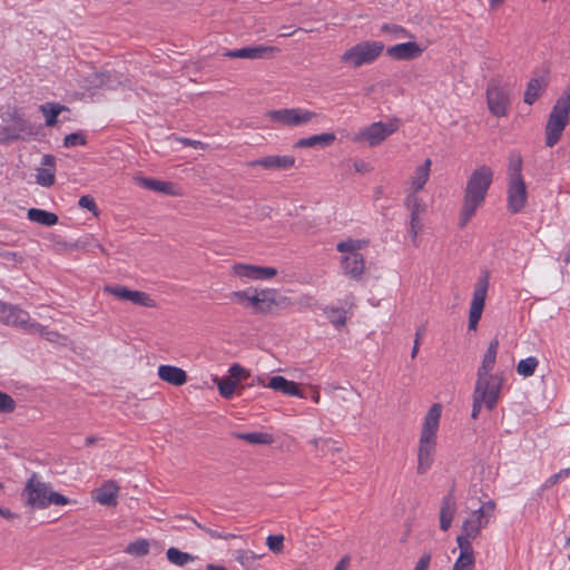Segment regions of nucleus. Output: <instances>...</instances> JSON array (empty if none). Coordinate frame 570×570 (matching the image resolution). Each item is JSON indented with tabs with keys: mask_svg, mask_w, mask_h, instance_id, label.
<instances>
[{
	"mask_svg": "<svg viewBox=\"0 0 570 570\" xmlns=\"http://www.w3.org/2000/svg\"><path fill=\"white\" fill-rule=\"evenodd\" d=\"M423 52V48L415 41H407L391 46L386 49V55L400 61L412 60L419 58Z\"/></svg>",
	"mask_w": 570,
	"mask_h": 570,
	"instance_id": "obj_16",
	"label": "nucleus"
},
{
	"mask_svg": "<svg viewBox=\"0 0 570 570\" xmlns=\"http://www.w3.org/2000/svg\"><path fill=\"white\" fill-rule=\"evenodd\" d=\"M489 288V276H482L475 284L473 297L469 311V330H475L482 316L487 293Z\"/></svg>",
	"mask_w": 570,
	"mask_h": 570,
	"instance_id": "obj_13",
	"label": "nucleus"
},
{
	"mask_svg": "<svg viewBox=\"0 0 570 570\" xmlns=\"http://www.w3.org/2000/svg\"><path fill=\"white\" fill-rule=\"evenodd\" d=\"M460 554L456 558L452 570H472L475 563L474 551L472 543H465L460 541L458 543Z\"/></svg>",
	"mask_w": 570,
	"mask_h": 570,
	"instance_id": "obj_27",
	"label": "nucleus"
},
{
	"mask_svg": "<svg viewBox=\"0 0 570 570\" xmlns=\"http://www.w3.org/2000/svg\"><path fill=\"white\" fill-rule=\"evenodd\" d=\"M367 245L363 239H346L336 245V249L342 254L341 267L345 275L354 279H360L365 269L364 257L360 253Z\"/></svg>",
	"mask_w": 570,
	"mask_h": 570,
	"instance_id": "obj_3",
	"label": "nucleus"
},
{
	"mask_svg": "<svg viewBox=\"0 0 570 570\" xmlns=\"http://www.w3.org/2000/svg\"><path fill=\"white\" fill-rule=\"evenodd\" d=\"M206 569L207 570H227V568H225L223 566H217V564H213V563L207 564Z\"/></svg>",
	"mask_w": 570,
	"mask_h": 570,
	"instance_id": "obj_64",
	"label": "nucleus"
},
{
	"mask_svg": "<svg viewBox=\"0 0 570 570\" xmlns=\"http://www.w3.org/2000/svg\"><path fill=\"white\" fill-rule=\"evenodd\" d=\"M335 135L333 132H323L318 135H313L307 138H302L297 140L294 145L295 148H306L314 147L316 145L321 146H330L334 142Z\"/></svg>",
	"mask_w": 570,
	"mask_h": 570,
	"instance_id": "obj_33",
	"label": "nucleus"
},
{
	"mask_svg": "<svg viewBox=\"0 0 570 570\" xmlns=\"http://www.w3.org/2000/svg\"><path fill=\"white\" fill-rule=\"evenodd\" d=\"M235 436L250 444H271L273 442V438L269 434L262 432L235 433Z\"/></svg>",
	"mask_w": 570,
	"mask_h": 570,
	"instance_id": "obj_40",
	"label": "nucleus"
},
{
	"mask_svg": "<svg viewBox=\"0 0 570 570\" xmlns=\"http://www.w3.org/2000/svg\"><path fill=\"white\" fill-rule=\"evenodd\" d=\"M157 373L160 380L175 386L184 385L187 382L186 372L174 365H160Z\"/></svg>",
	"mask_w": 570,
	"mask_h": 570,
	"instance_id": "obj_26",
	"label": "nucleus"
},
{
	"mask_svg": "<svg viewBox=\"0 0 570 570\" xmlns=\"http://www.w3.org/2000/svg\"><path fill=\"white\" fill-rule=\"evenodd\" d=\"M41 168H37L36 181L42 187H51L55 184L56 158L45 155L41 159Z\"/></svg>",
	"mask_w": 570,
	"mask_h": 570,
	"instance_id": "obj_22",
	"label": "nucleus"
},
{
	"mask_svg": "<svg viewBox=\"0 0 570 570\" xmlns=\"http://www.w3.org/2000/svg\"><path fill=\"white\" fill-rule=\"evenodd\" d=\"M508 209L515 214L520 213L527 205L528 193L524 179L508 180Z\"/></svg>",
	"mask_w": 570,
	"mask_h": 570,
	"instance_id": "obj_14",
	"label": "nucleus"
},
{
	"mask_svg": "<svg viewBox=\"0 0 570 570\" xmlns=\"http://www.w3.org/2000/svg\"><path fill=\"white\" fill-rule=\"evenodd\" d=\"M235 560L245 569V570H259V564L257 561L263 557L262 554H257L252 550L247 549H238L234 552Z\"/></svg>",
	"mask_w": 570,
	"mask_h": 570,
	"instance_id": "obj_30",
	"label": "nucleus"
},
{
	"mask_svg": "<svg viewBox=\"0 0 570 570\" xmlns=\"http://www.w3.org/2000/svg\"><path fill=\"white\" fill-rule=\"evenodd\" d=\"M85 144L86 138L81 132H72L63 138V146L67 148L75 146H83Z\"/></svg>",
	"mask_w": 570,
	"mask_h": 570,
	"instance_id": "obj_50",
	"label": "nucleus"
},
{
	"mask_svg": "<svg viewBox=\"0 0 570 570\" xmlns=\"http://www.w3.org/2000/svg\"><path fill=\"white\" fill-rule=\"evenodd\" d=\"M431 562V553H423L417 560L413 570H428Z\"/></svg>",
	"mask_w": 570,
	"mask_h": 570,
	"instance_id": "obj_55",
	"label": "nucleus"
},
{
	"mask_svg": "<svg viewBox=\"0 0 570 570\" xmlns=\"http://www.w3.org/2000/svg\"><path fill=\"white\" fill-rule=\"evenodd\" d=\"M23 495L27 504L36 509H45L50 504L66 505L70 503L67 497L51 491L50 485L42 482L35 474L28 480Z\"/></svg>",
	"mask_w": 570,
	"mask_h": 570,
	"instance_id": "obj_2",
	"label": "nucleus"
},
{
	"mask_svg": "<svg viewBox=\"0 0 570 570\" xmlns=\"http://www.w3.org/2000/svg\"><path fill=\"white\" fill-rule=\"evenodd\" d=\"M441 414L442 405L440 403H434L424 416L420 438L436 440Z\"/></svg>",
	"mask_w": 570,
	"mask_h": 570,
	"instance_id": "obj_18",
	"label": "nucleus"
},
{
	"mask_svg": "<svg viewBox=\"0 0 570 570\" xmlns=\"http://www.w3.org/2000/svg\"><path fill=\"white\" fill-rule=\"evenodd\" d=\"M0 515L6 519H13L17 514L12 513L9 509L0 507Z\"/></svg>",
	"mask_w": 570,
	"mask_h": 570,
	"instance_id": "obj_63",
	"label": "nucleus"
},
{
	"mask_svg": "<svg viewBox=\"0 0 570 570\" xmlns=\"http://www.w3.org/2000/svg\"><path fill=\"white\" fill-rule=\"evenodd\" d=\"M503 381L502 374H476L473 394L480 400H485L488 410H493L500 399Z\"/></svg>",
	"mask_w": 570,
	"mask_h": 570,
	"instance_id": "obj_9",
	"label": "nucleus"
},
{
	"mask_svg": "<svg viewBox=\"0 0 570 570\" xmlns=\"http://www.w3.org/2000/svg\"><path fill=\"white\" fill-rule=\"evenodd\" d=\"M232 297L245 306H252L256 313H268L274 305L286 301V297L277 301L274 289L237 291L232 294Z\"/></svg>",
	"mask_w": 570,
	"mask_h": 570,
	"instance_id": "obj_7",
	"label": "nucleus"
},
{
	"mask_svg": "<svg viewBox=\"0 0 570 570\" xmlns=\"http://www.w3.org/2000/svg\"><path fill=\"white\" fill-rule=\"evenodd\" d=\"M39 108L46 118V126L48 127L55 126L59 114L67 109L65 106L57 102H47L41 105Z\"/></svg>",
	"mask_w": 570,
	"mask_h": 570,
	"instance_id": "obj_36",
	"label": "nucleus"
},
{
	"mask_svg": "<svg viewBox=\"0 0 570 570\" xmlns=\"http://www.w3.org/2000/svg\"><path fill=\"white\" fill-rule=\"evenodd\" d=\"M381 31L387 35L390 40L413 38V36L405 28L397 24L384 23L381 26Z\"/></svg>",
	"mask_w": 570,
	"mask_h": 570,
	"instance_id": "obj_39",
	"label": "nucleus"
},
{
	"mask_svg": "<svg viewBox=\"0 0 570 570\" xmlns=\"http://www.w3.org/2000/svg\"><path fill=\"white\" fill-rule=\"evenodd\" d=\"M405 206L411 212V215L420 216L425 212V205L416 193H409L405 198Z\"/></svg>",
	"mask_w": 570,
	"mask_h": 570,
	"instance_id": "obj_43",
	"label": "nucleus"
},
{
	"mask_svg": "<svg viewBox=\"0 0 570 570\" xmlns=\"http://www.w3.org/2000/svg\"><path fill=\"white\" fill-rule=\"evenodd\" d=\"M570 110L554 104L546 126V145L553 147L569 122Z\"/></svg>",
	"mask_w": 570,
	"mask_h": 570,
	"instance_id": "obj_11",
	"label": "nucleus"
},
{
	"mask_svg": "<svg viewBox=\"0 0 570 570\" xmlns=\"http://www.w3.org/2000/svg\"><path fill=\"white\" fill-rule=\"evenodd\" d=\"M431 159H426L422 165L417 166L413 175L409 179L410 193H417L423 189L430 177Z\"/></svg>",
	"mask_w": 570,
	"mask_h": 570,
	"instance_id": "obj_28",
	"label": "nucleus"
},
{
	"mask_svg": "<svg viewBox=\"0 0 570 570\" xmlns=\"http://www.w3.org/2000/svg\"><path fill=\"white\" fill-rule=\"evenodd\" d=\"M546 87L547 81L544 78L538 77L530 79L524 92V102L532 105L542 95Z\"/></svg>",
	"mask_w": 570,
	"mask_h": 570,
	"instance_id": "obj_31",
	"label": "nucleus"
},
{
	"mask_svg": "<svg viewBox=\"0 0 570 570\" xmlns=\"http://www.w3.org/2000/svg\"><path fill=\"white\" fill-rule=\"evenodd\" d=\"M400 128V120L394 118L386 122L376 121L373 122L357 132L352 137V141L368 147H376L381 145L386 138L396 132Z\"/></svg>",
	"mask_w": 570,
	"mask_h": 570,
	"instance_id": "obj_5",
	"label": "nucleus"
},
{
	"mask_svg": "<svg viewBox=\"0 0 570 570\" xmlns=\"http://www.w3.org/2000/svg\"><path fill=\"white\" fill-rule=\"evenodd\" d=\"M125 552L134 557H144L149 552V542L146 539L136 540L127 546Z\"/></svg>",
	"mask_w": 570,
	"mask_h": 570,
	"instance_id": "obj_44",
	"label": "nucleus"
},
{
	"mask_svg": "<svg viewBox=\"0 0 570 570\" xmlns=\"http://www.w3.org/2000/svg\"><path fill=\"white\" fill-rule=\"evenodd\" d=\"M190 521L195 524V527L205 532L210 539L229 540L237 538L236 534L228 533L217 525L203 524L193 518L190 519Z\"/></svg>",
	"mask_w": 570,
	"mask_h": 570,
	"instance_id": "obj_35",
	"label": "nucleus"
},
{
	"mask_svg": "<svg viewBox=\"0 0 570 570\" xmlns=\"http://www.w3.org/2000/svg\"><path fill=\"white\" fill-rule=\"evenodd\" d=\"M458 505L456 500L452 492L448 493L441 503L440 509V529L442 531H448L454 520L456 514Z\"/></svg>",
	"mask_w": 570,
	"mask_h": 570,
	"instance_id": "obj_23",
	"label": "nucleus"
},
{
	"mask_svg": "<svg viewBox=\"0 0 570 570\" xmlns=\"http://www.w3.org/2000/svg\"><path fill=\"white\" fill-rule=\"evenodd\" d=\"M119 487L112 480H108L96 489L92 493V498L105 507H115L117 504V497Z\"/></svg>",
	"mask_w": 570,
	"mask_h": 570,
	"instance_id": "obj_21",
	"label": "nucleus"
},
{
	"mask_svg": "<svg viewBox=\"0 0 570 570\" xmlns=\"http://www.w3.org/2000/svg\"><path fill=\"white\" fill-rule=\"evenodd\" d=\"M485 406V400H480L479 397H476L475 394H473V407H472V413H471V416L473 419H476L480 411H481V407L482 406Z\"/></svg>",
	"mask_w": 570,
	"mask_h": 570,
	"instance_id": "obj_58",
	"label": "nucleus"
},
{
	"mask_svg": "<svg viewBox=\"0 0 570 570\" xmlns=\"http://www.w3.org/2000/svg\"><path fill=\"white\" fill-rule=\"evenodd\" d=\"M166 556L170 563L178 566V567H184L187 563L193 562L196 559L195 556L187 553V552H183L179 549L174 548V547L167 549Z\"/></svg>",
	"mask_w": 570,
	"mask_h": 570,
	"instance_id": "obj_37",
	"label": "nucleus"
},
{
	"mask_svg": "<svg viewBox=\"0 0 570 570\" xmlns=\"http://www.w3.org/2000/svg\"><path fill=\"white\" fill-rule=\"evenodd\" d=\"M219 394L225 399H230L236 389V382L232 379H216Z\"/></svg>",
	"mask_w": 570,
	"mask_h": 570,
	"instance_id": "obj_46",
	"label": "nucleus"
},
{
	"mask_svg": "<svg viewBox=\"0 0 570 570\" xmlns=\"http://www.w3.org/2000/svg\"><path fill=\"white\" fill-rule=\"evenodd\" d=\"M229 375H230L229 379H232L234 381H240V380L245 379L248 374H247L246 370L244 367H242L240 365L233 364L229 367Z\"/></svg>",
	"mask_w": 570,
	"mask_h": 570,
	"instance_id": "obj_54",
	"label": "nucleus"
},
{
	"mask_svg": "<svg viewBox=\"0 0 570 570\" xmlns=\"http://www.w3.org/2000/svg\"><path fill=\"white\" fill-rule=\"evenodd\" d=\"M275 51L276 49L274 47L254 46L227 51L225 56L240 59H262L265 58L267 53H273Z\"/></svg>",
	"mask_w": 570,
	"mask_h": 570,
	"instance_id": "obj_25",
	"label": "nucleus"
},
{
	"mask_svg": "<svg viewBox=\"0 0 570 570\" xmlns=\"http://www.w3.org/2000/svg\"><path fill=\"white\" fill-rule=\"evenodd\" d=\"M265 386L287 396L305 397L298 383L289 381L281 375L272 376Z\"/></svg>",
	"mask_w": 570,
	"mask_h": 570,
	"instance_id": "obj_20",
	"label": "nucleus"
},
{
	"mask_svg": "<svg viewBox=\"0 0 570 570\" xmlns=\"http://www.w3.org/2000/svg\"><path fill=\"white\" fill-rule=\"evenodd\" d=\"M436 440L420 438L417 449V473L424 474L433 463Z\"/></svg>",
	"mask_w": 570,
	"mask_h": 570,
	"instance_id": "obj_17",
	"label": "nucleus"
},
{
	"mask_svg": "<svg viewBox=\"0 0 570 570\" xmlns=\"http://www.w3.org/2000/svg\"><path fill=\"white\" fill-rule=\"evenodd\" d=\"M78 204H79V206H80L81 208H86V209H88V210H90V212H92V213H95V214H96L97 206H96L95 200H94L91 197H89V196H82V197H80V199H79V203H78Z\"/></svg>",
	"mask_w": 570,
	"mask_h": 570,
	"instance_id": "obj_56",
	"label": "nucleus"
},
{
	"mask_svg": "<svg viewBox=\"0 0 570 570\" xmlns=\"http://www.w3.org/2000/svg\"><path fill=\"white\" fill-rule=\"evenodd\" d=\"M487 104L489 111L495 117H505L510 109V91L499 81H492L487 87Z\"/></svg>",
	"mask_w": 570,
	"mask_h": 570,
	"instance_id": "obj_10",
	"label": "nucleus"
},
{
	"mask_svg": "<svg viewBox=\"0 0 570 570\" xmlns=\"http://www.w3.org/2000/svg\"><path fill=\"white\" fill-rule=\"evenodd\" d=\"M232 272L235 276L249 281L271 279L277 275V269L274 267H264L242 263L234 264Z\"/></svg>",
	"mask_w": 570,
	"mask_h": 570,
	"instance_id": "obj_15",
	"label": "nucleus"
},
{
	"mask_svg": "<svg viewBox=\"0 0 570 570\" xmlns=\"http://www.w3.org/2000/svg\"><path fill=\"white\" fill-rule=\"evenodd\" d=\"M421 232V222L420 216L411 215L410 220V234L412 236V242L414 246L419 245L417 236Z\"/></svg>",
	"mask_w": 570,
	"mask_h": 570,
	"instance_id": "obj_52",
	"label": "nucleus"
},
{
	"mask_svg": "<svg viewBox=\"0 0 570 570\" xmlns=\"http://www.w3.org/2000/svg\"><path fill=\"white\" fill-rule=\"evenodd\" d=\"M265 116L271 122L282 127H303L318 117L315 111L302 107L268 110Z\"/></svg>",
	"mask_w": 570,
	"mask_h": 570,
	"instance_id": "obj_6",
	"label": "nucleus"
},
{
	"mask_svg": "<svg viewBox=\"0 0 570 570\" xmlns=\"http://www.w3.org/2000/svg\"><path fill=\"white\" fill-rule=\"evenodd\" d=\"M132 289L121 285H107L104 287V292L114 295L120 301H129V296Z\"/></svg>",
	"mask_w": 570,
	"mask_h": 570,
	"instance_id": "obj_47",
	"label": "nucleus"
},
{
	"mask_svg": "<svg viewBox=\"0 0 570 570\" xmlns=\"http://www.w3.org/2000/svg\"><path fill=\"white\" fill-rule=\"evenodd\" d=\"M384 50V43L381 41H362L347 49L341 57V60L358 68L363 65L373 62Z\"/></svg>",
	"mask_w": 570,
	"mask_h": 570,
	"instance_id": "obj_8",
	"label": "nucleus"
},
{
	"mask_svg": "<svg viewBox=\"0 0 570 570\" xmlns=\"http://www.w3.org/2000/svg\"><path fill=\"white\" fill-rule=\"evenodd\" d=\"M326 313L330 322L335 327H341L346 323L347 316L343 308H331Z\"/></svg>",
	"mask_w": 570,
	"mask_h": 570,
	"instance_id": "obj_48",
	"label": "nucleus"
},
{
	"mask_svg": "<svg viewBox=\"0 0 570 570\" xmlns=\"http://www.w3.org/2000/svg\"><path fill=\"white\" fill-rule=\"evenodd\" d=\"M539 361L534 356L521 360L517 365V373L523 377L532 376L538 367Z\"/></svg>",
	"mask_w": 570,
	"mask_h": 570,
	"instance_id": "obj_41",
	"label": "nucleus"
},
{
	"mask_svg": "<svg viewBox=\"0 0 570 570\" xmlns=\"http://www.w3.org/2000/svg\"><path fill=\"white\" fill-rule=\"evenodd\" d=\"M493 180V170L487 165L474 169L470 175L464 189L463 204L460 212V226L464 227L475 215L487 197Z\"/></svg>",
	"mask_w": 570,
	"mask_h": 570,
	"instance_id": "obj_1",
	"label": "nucleus"
},
{
	"mask_svg": "<svg viewBox=\"0 0 570 570\" xmlns=\"http://www.w3.org/2000/svg\"><path fill=\"white\" fill-rule=\"evenodd\" d=\"M314 448L326 454L328 452H335V451H340V446L337 444L336 441L330 439V438H316V439H313L312 442H311Z\"/></svg>",
	"mask_w": 570,
	"mask_h": 570,
	"instance_id": "obj_42",
	"label": "nucleus"
},
{
	"mask_svg": "<svg viewBox=\"0 0 570 570\" xmlns=\"http://www.w3.org/2000/svg\"><path fill=\"white\" fill-rule=\"evenodd\" d=\"M16 409L14 400L7 393L0 391V412L11 413Z\"/></svg>",
	"mask_w": 570,
	"mask_h": 570,
	"instance_id": "obj_51",
	"label": "nucleus"
},
{
	"mask_svg": "<svg viewBox=\"0 0 570 570\" xmlns=\"http://www.w3.org/2000/svg\"><path fill=\"white\" fill-rule=\"evenodd\" d=\"M509 179H523L522 157L518 151H511L509 155L508 180Z\"/></svg>",
	"mask_w": 570,
	"mask_h": 570,
	"instance_id": "obj_38",
	"label": "nucleus"
},
{
	"mask_svg": "<svg viewBox=\"0 0 570 570\" xmlns=\"http://www.w3.org/2000/svg\"><path fill=\"white\" fill-rule=\"evenodd\" d=\"M558 481H559L558 476L556 474H553L546 480V482L542 485V489H549V488L553 487Z\"/></svg>",
	"mask_w": 570,
	"mask_h": 570,
	"instance_id": "obj_61",
	"label": "nucleus"
},
{
	"mask_svg": "<svg viewBox=\"0 0 570 570\" xmlns=\"http://www.w3.org/2000/svg\"><path fill=\"white\" fill-rule=\"evenodd\" d=\"M266 546L274 553H281L284 549V535L271 534L266 538Z\"/></svg>",
	"mask_w": 570,
	"mask_h": 570,
	"instance_id": "obj_49",
	"label": "nucleus"
},
{
	"mask_svg": "<svg viewBox=\"0 0 570 570\" xmlns=\"http://www.w3.org/2000/svg\"><path fill=\"white\" fill-rule=\"evenodd\" d=\"M557 105L570 110V85L563 91L561 97L556 101Z\"/></svg>",
	"mask_w": 570,
	"mask_h": 570,
	"instance_id": "obj_57",
	"label": "nucleus"
},
{
	"mask_svg": "<svg viewBox=\"0 0 570 570\" xmlns=\"http://www.w3.org/2000/svg\"><path fill=\"white\" fill-rule=\"evenodd\" d=\"M494 511L495 502L493 500H488L479 509L471 511L462 523V533L458 535L456 543L460 541L471 543L491 522Z\"/></svg>",
	"mask_w": 570,
	"mask_h": 570,
	"instance_id": "obj_4",
	"label": "nucleus"
},
{
	"mask_svg": "<svg viewBox=\"0 0 570 570\" xmlns=\"http://www.w3.org/2000/svg\"><path fill=\"white\" fill-rule=\"evenodd\" d=\"M499 350V341L497 338L492 340L489 343V346L483 354L481 364L478 368L476 374H490L492 373L495 363H497V355Z\"/></svg>",
	"mask_w": 570,
	"mask_h": 570,
	"instance_id": "obj_29",
	"label": "nucleus"
},
{
	"mask_svg": "<svg viewBox=\"0 0 570 570\" xmlns=\"http://www.w3.org/2000/svg\"><path fill=\"white\" fill-rule=\"evenodd\" d=\"M128 302L139 306L156 307V302L147 293L140 291L132 289Z\"/></svg>",
	"mask_w": 570,
	"mask_h": 570,
	"instance_id": "obj_45",
	"label": "nucleus"
},
{
	"mask_svg": "<svg viewBox=\"0 0 570 570\" xmlns=\"http://www.w3.org/2000/svg\"><path fill=\"white\" fill-rule=\"evenodd\" d=\"M18 134H9L8 130L0 131V142L17 138Z\"/></svg>",
	"mask_w": 570,
	"mask_h": 570,
	"instance_id": "obj_62",
	"label": "nucleus"
},
{
	"mask_svg": "<svg viewBox=\"0 0 570 570\" xmlns=\"http://www.w3.org/2000/svg\"><path fill=\"white\" fill-rule=\"evenodd\" d=\"M88 88L106 87L108 89H116L121 85L119 76L111 71H95L87 78Z\"/></svg>",
	"mask_w": 570,
	"mask_h": 570,
	"instance_id": "obj_24",
	"label": "nucleus"
},
{
	"mask_svg": "<svg viewBox=\"0 0 570 570\" xmlns=\"http://www.w3.org/2000/svg\"><path fill=\"white\" fill-rule=\"evenodd\" d=\"M40 325V331L38 330H35V328H23L26 332L30 333V334H38L40 336H43L47 341L49 342H56L59 337V334L57 332H53V331H49L47 330L45 326H42L41 324Z\"/></svg>",
	"mask_w": 570,
	"mask_h": 570,
	"instance_id": "obj_53",
	"label": "nucleus"
},
{
	"mask_svg": "<svg viewBox=\"0 0 570 570\" xmlns=\"http://www.w3.org/2000/svg\"><path fill=\"white\" fill-rule=\"evenodd\" d=\"M354 168L357 173H362V174H366V173L371 171V169H372L370 164H367L363 160L355 161Z\"/></svg>",
	"mask_w": 570,
	"mask_h": 570,
	"instance_id": "obj_59",
	"label": "nucleus"
},
{
	"mask_svg": "<svg viewBox=\"0 0 570 570\" xmlns=\"http://www.w3.org/2000/svg\"><path fill=\"white\" fill-rule=\"evenodd\" d=\"M294 165H295V158L293 156H288V155H283V156L271 155V156H266V157L247 163L248 167L261 166L265 169H274V170L288 169V168H292Z\"/></svg>",
	"mask_w": 570,
	"mask_h": 570,
	"instance_id": "obj_19",
	"label": "nucleus"
},
{
	"mask_svg": "<svg viewBox=\"0 0 570 570\" xmlns=\"http://www.w3.org/2000/svg\"><path fill=\"white\" fill-rule=\"evenodd\" d=\"M178 140L181 144H184L186 146L194 147V148H203L204 147V144L202 141H198V140H191L189 138H179Z\"/></svg>",
	"mask_w": 570,
	"mask_h": 570,
	"instance_id": "obj_60",
	"label": "nucleus"
},
{
	"mask_svg": "<svg viewBox=\"0 0 570 570\" xmlns=\"http://www.w3.org/2000/svg\"><path fill=\"white\" fill-rule=\"evenodd\" d=\"M0 322L20 328H35L38 331L41 330L39 323L31 321L28 312L16 305L6 304L1 301Z\"/></svg>",
	"mask_w": 570,
	"mask_h": 570,
	"instance_id": "obj_12",
	"label": "nucleus"
},
{
	"mask_svg": "<svg viewBox=\"0 0 570 570\" xmlns=\"http://www.w3.org/2000/svg\"><path fill=\"white\" fill-rule=\"evenodd\" d=\"M137 181L140 186L144 188H147L149 190L161 193L166 195H175V186L171 183L154 179V178H147V177H139L137 178Z\"/></svg>",
	"mask_w": 570,
	"mask_h": 570,
	"instance_id": "obj_32",
	"label": "nucleus"
},
{
	"mask_svg": "<svg viewBox=\"0 0 570 570\" xmlns=\"http://www.w3.org/2000/svg\"><path fill=\"white\" fill-rule=\"evenodd\" d=\"M27 217L29 220L42 226H53L58 223V216L56 214L38 208H30L27 213Z\"/></svg>",
	"mask_w": 570,
	"mask_h": 570,
	"instance_id": "obj_34",
	"label": "nucleus"
}]
</instances>
